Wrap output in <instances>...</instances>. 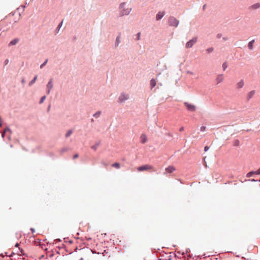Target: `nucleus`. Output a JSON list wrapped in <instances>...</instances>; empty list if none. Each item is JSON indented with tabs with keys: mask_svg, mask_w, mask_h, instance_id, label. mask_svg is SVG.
<instances>
[{
	"mask_svg": "<svg viewBox=\"0 0 260 260\" xmlns=\"http://www.w3.org/2000/svg\"><path fill=\"white\" fill-rule=\"evenodd\" d=\"M45 99H46V96H42L40 101V102H39L40 104L43 103Z\"/></svg>",
	"mask_w": 260,
	"mask_h": 260,
	"instance_id": "obj_29",
	"label": "nucleus"
},
{
	"mask_svg": "<svg viewBox=\"0 0 260 260\" xmlns=\"http://www.w3.org/2000/svg\"><path fill=\"white\" fill-rule=\"evenodd\" d=\"M251 181H255V180L254 179H252Z\"/></svg>",
	"mask_w": 260,
	"mask_h": 260,
	"instance_id": "obj_44",
	"label": "nucleus"
},
{
	"mask_svg": "<svg viewBox=\"0 0 260 260\" xmlns=\"http://www.w3.org/2000/svg\"><path fill=\"white\" fill-rule=\"evenodd\" d=\"M101 114V112L98 111L93 114V116L95 118H98L100 116Z\"/></svg>",
	"mask_w": 260,
	"mask_h": 260,
	"instance_id": "obj_23",
	"label": "nucleus"
},
{
	"mask_svg": "<svg viewBox=\"0 0 260 260\" xmlns=\"http://www.w3.org/2000/svg\"><path fill=\"white\" fill-rule=\"evenodd\" d=\"M222 67L223 70L225 71L228 67L227 63L226 62H224L222 65Z\"/></svg>",
	"mask_w": 260,
	"mask_h": 260,
	"instance_id": "obj_27",
	"label": "nucleus"
},
{
	"mask_svg": "<svg viewBox=\"0 0 260 260\" xmlns=\"http://www.w3.org/2000/svg\"><path fill=\"white\" fill-rule=\"evenodd\" d=\"M166 171L168 173H171L176 170V168L173 166H170L166 168Z\"/></svg>",
	"mask_w": 260,
	"mask_h": 260,
	"instance_id": "obj_10",
	"label": "nucleus"
},
{
	"mask_svg": "<svg viewBox=\"0 0 260 260\" xmlns=\"http://www.w3.org/2000/svg\"><path fill=\"white\" fill-rule=\"evenodd\" d=\"M254 43V40H253L249 42L248 44V47L249 49L252 50L253 49V44Z\"/></svg>",
	"mask_w": 260,
	"mask_h": 260,
	"instance_id": "obj_18",
	"label": "nucleus"
},
{
	"mask_svg": "<svg viewBox=\"0 0 260 260\" xmlns=\"http://www.w3.org/2000/svg\"><path fill=\"white\" fill-rule=\"evenodd\" d=\"M254 94H255L254 90H252V91L249 92L247 95V100H249L250 99H251L253 96Z\"/></svg>",
	"mask_w": 260,
	"mask_h": 260,
	"instance_id": "obj_15",
	"label": "nucleus"
},
{
	"mask_svg": "<svg viewBox=\"0 0 260 260\" xmlns=\"http://www.w3.org/2000/svg\"><path fill=\"white\" fill-rule=\"evenodd\" d=\"M73 133V131L72 130H69L67 132V133H66V137H69V136H70Z\"/></svg>",
	"mask_w": 260,
	"mask_h": 260,
	"instance_id": "obj_21",
	"label": "nucleus"
},
{
	"mask_svg": "<svg viewBox=\"0 0 260 260\" xmlns=\"http://www.w3.org/2000/svg\"><path fill=\"white\" fill-rule=\"evenodd\" d=\"M223 39L224 40H226V39H225V38H224Z\"/></svg>",
	"mask_w": 260,
	"mask_h": 260,
	"instance_id": "obj_46",
	"label": "nucleus"
},
{
	"mask_svg": "<svg viewBox=\"0 0 260 260\" xmlns=\"http://www.w3.org/2000/svg\"><path fill=\"white\" fill-rule=\"evenodd\" d=\"M20 251L21 254L24 255L23 250L22 249H20Z\"/></svg>",
	"mask_w": 260,
	"mask_h": 260,
	"instance_id": "obj_38",
	"label": "nucleus"
},
{
	"mask_svg": "<svg viewBox=\"0 0 260 260\" xmlns=\"http://www.w3.org/2000/svg\"><path fill=\"white\" fill-rule=\"evenodd\" d=\"M9 133V136H8V138H9V139H10V138L11 135V134H12V131H11V130L9 128H8V127L4 129V132H3V134H2V137H3V138H4V136H5V135L6 133Z\"/></svg>",
	"mask_w": 260,
	"mask_h": 260,
	"instance_id": "obj_11",
	"label": "nucleus"
},
{
	"mask_svg": "<svg viewBox=\"0 0 260 260\" xmlns=\"http://www.w3.org/2000/svg\"><path fill=\"white\" fill-rule=\"evenodd\" d=\"M99 145V143H97L95 145L92 146L91 148L92 149H93L94 151H96Z\"/></svg>",
	"mask_w": 260,
	"mask_h": 260,
	"instance_id": "obj_25",
	"label": "nucleus"
},
{
	"mask_svg": "<svg viewBox=\"0 0 260 260\" xmlns=\"http://www.w3.org/2000/svg\"><path fill=\"white\" fill-rule=\"evenodd\" d=\"M19 246V244L18 243H16V245H15V246L16 247H18Z\"/></svg>",
	"mask_w": 260,
	"mask_h": 260,
	"instance_id": "obj_42",
	"label": "nucleus"
},
{
	"mask_svg": "<svg viewBox=\"0 0 260 260\" xmlns=\"http://www.w3.org/2000/svg\"><path fill=\"white\" fill-rule=\"evenodd\" d=\"M206 126H202L201 127V128H200V131H201V132H204V131L206 130Z\"/></svg>",
	"mask_w": 260,
	"mask_h": 260,
	"instance_id": "obj_31",
	"label": "nucleus"
},
{
	"mask_svg": "<svg viewBox=\"0 0 260 260\" xmlns=\"http://www.w3.org/2000/svg\"><path fill=\"white\" fill-rule=\"evenodd\" d=\"M240 144V141L238 140H235L234 142V145L235 146H238Z\"/></svg>",
	"mask_w": 260,
	"mask_h": 260,
	"instance_id": "obj_24",
	"label": "nucleus"
},
{
	"mask_svg": "<svg viewBox=\"0 0 260 260\" xmlns=\"http://www.w3.org/2000/svg\"><path fill=\"white\" fill-rule=\"evenodd\" d=\"M141 142L143 144L146 143L147 141V138L146 135L142 134L140 137Z\"/></svg>",
	"mask_w": 260,
	"mask_h": 260,
	"instance_id": "obj_12",
	"label": "nucleus"
},
{
	"mask_svg": "<svg viewBox=\"0 0 260 260\" xmlns=\"http://www.w3.org/2000/svg\"><path fill=\"white\" fill-rule=\"evenodd\" d=\"M129 98V96L127 94L122 93L120 94L118 98V102L123 103L127 100Z\"/></svg>",
	"mask_w": 260,
	"mask_h": 260,
	"instance_id": "obj_5",
	"label": "nucleus"
},
{
	"mask_svg": "<svg viewBox=\"0 0 260 260\" xmlns=\"http://www.w3.org/2000/svg\"><path fill=\"white\" fill-rule=\"evenodd\" d=\"M112 166L116 169H119L120 168V165L119 163L115 162L112 165Z\"/></svg>",
	"mask_w": 260,
	"mask_h": 260,
	"instance_id": "obj_19",
	"label": "nucleus"
},
{
	"mask_svg": "<svg viewBox=\"0 0 260 260\" xmlns=\"http://www.w3.org/2000/svg\"><path fill=\"white\" fill-rule=\"evenodd\" d=\"M37 79V76H36L34 78L29 82V86H31L33 84H34L36 81Z\"/></svg>",
	"mask_w": 260,
	"mask_h": 260,
	"instance_id": "obj_20",
	"label": "nucleus"
},
{
	"mask_svg": "<svg viewBox=\"0 0 260 260\" xmlns=\"http://www.w3.org/2000/svg\"><path fill=\"white\" fill-rule=\"evenodd\" d=\"M184 131V127H181L180 128V129H179V131H180V132H182V131Z\"/></svg>",
	"mask_w": 260,
	"mask_h": 260,
	"instance_id": "obj_39",
	"label": "nucleus"
},
{
	"mask_svg": "<svg viewBox=\"0 0 260 260\" xmlns=\"http://www.w3.org/2000/svg\"><path fill=\"white\" fill-rule=\"evenodd\" d=\"M209 148V147H208V146H205V148H204V150H205V151H207V150H208Z\"/></svg>",
	"mask_w": 260,
	"mask_h": 260,
	"instance_id": "obj_37",
	"label": "nucleus"
},
{
	"mask_svg": "<svg viewBox=\"0 0 260 260\" xmlns=\"http://www.w3.org/2000/svg\"><path fill=\"white\" fill-rule=\"evenodd\" d=\"M140 35H141V33L140 32H139L137 34V39L138 40H140Z\"/></svg>",
	"mask_w": 260,
	"mask_h": 260,
	"instance_id": "obj_34",
	"label": "nucleus"
},
{
	"mask_svg": "<svg viewBox=\"0 0 260 260\" xmlns=\"http://www.w3.org/2000/svg\"><path fill=\"white\" fill-rule=\"evenodd\" d=\"M137 170L139 172H143L145 171H151L153 172H155V170L151 165H145L140 167H139L137 168Z\"/></svg>",
	"mask_w": 260,
	"mask_h": 260,
	"instance_id": "obj_2",
	"label": "nucleus"
},
{
	"mask_svg": "<svg viewBox=\"0 0 260 260\" xmlns=\"http://www.w3.org/2000/svg\"><path fill=\"white\" fill-rule=\"evenodd\" d=\"M19 42V39L17 38L14 39L12 40L9 44V46H11L16 45Z\"/></svg>",
	"mask_w": 260,
	"mask_h": 260,
	"instance_id": "obj_16",
	"label": "nucleus"
},
{
	"mask_svg": "<svg viewBox=\"0 0 260 260\" xmlns=\"http://www.w3.org/2000/svg\"><path fill=\"white\" fill-rule=\"evenodd\" d=\"M156 80L153 78L152 79L150 82V85L151 88H153V87H154L156 85Z\"/></svg>",
	"mask_w": 260,
	"mask_h": 260,
	"instance_id": "obj_17",
	"label": "nucleus"
},
{
	"mask_svg": "<svg viewBox=\"0 0 260 260\" xmlns=\"http://www.w3.org/2000/svg\"><path fill=\"white\" fill-rule=\"evenodd\" d=\"M120 36H118L116 38V46H117L119 45V44L120 43Z\"/></svg>",
	"mask_w": 260,
	"mask_h": 260,
	"instance_id": "obj_26",
	"label": "nucleus"
},
{
	"mask_svg": "<svg viewBox=\"0 0 260 260\" xmlns=\"http://www.w3.org/2000/svg\"><path fill=\"white\" fill-rule=\"evenodd\" d=\"M78 157H79L78 154H75V155H74L73 158L75 159L78 158Z\"/></svg>",
	"mask_w": 260,
	"mask_h": 260,
	"instance_id": "obj_33",
	"label": "nucleus"
},
{
	"mask_svg": "<svg viewBox=\"0 0 260 260\" xmlns=\"http://www.w3.org/2000/svg\"><path fill=\"white\" fill-rule=\"evenodd\" d=\"M68 150L67 148H64L62 149V151H67Z\"/></svg>",
	"mask_w": 260,
	"mask_h": 260,
	"instance_id": "obj_41",
	"label": "nucleus"
},
{
	"mask_svg": "<svg viewBox=\"0 0 260 260\" xmlns=\"http://www.w3.org/2000/svg\"><path fill=\"white\" fill-rule=\"evenodd\" d=\"M165 11L159 12L156 15V20H159L160 19H161L165 15Z\"/></svg>",
	"mask_w": 260,
	"mask_h": 260,
	"instance_id": "obj_9",
	"label": "nucleus"
},
{
	"mask_svg": "<svg viewBox=\"0 0 260 260\" xmlns=\"http://www.w3.org/2000/svg\"><path fill=\"white\" fill-rule=\"evenodd\" d=\"M224 80V77L222 74H219L217 76L215 81L217 84L222 83Z\"/></svg>",
	"mask_w": 260,
	"mask_h": 260,
	"instance_id": "obj_7",
	"label": "nucleus"
},
{
	"mask_svg": "<svg viewBox=\"0 0 260 260\" xmlns=\"http://www.w3.org/2000/svg\"><path fill=\"white\" fill-rule=\"evenodd\" d=\"M217 37H218V38H220V35H217Z\"/></svg>",
	"mask_w": 260,
	"mask_h": 260,
	"instance_id": "obj_43",
	"label": "nucleus"
},
{
	"mask_svg": "<svg viewBox=\"0 0 260 260\" xmlns=\"http://www.w3.org/2000/svg\"><path fill=\"white\" fill-rule=\"evenodd\" d=\"M214 50V48L213 47H210L206 49V51L208 53H211Z\"/></svg>",
	"mask_w": 260,
	"mask_h": 260,
	"instance_id": "obj_28",
	"label": "nucleus"
},
{
	"mask_svg": "<svg viewBox=\"0 0 260 260\" xmlns=\"http://www.w3.org/2000/svg\"><path fill=\"white\" fill-rule=\"evenodd\" d=\"M254 171H251V172H249V173H248L247 174H246V177L247 178H249V177H250L252 175L254 174Z\"/></svg>",
	"mask_w": 260,
	"mask_h": 260,
	"instance_id": "obj_22",
	"label": "nucleus"
},
{
	"mask_svg": "<svg viewBox=\"0 0 260 260\" xmlns=\"http://www.w3.org/2000/svg\"><path fill=\"white\" fill-rule=\"evenodd\" d=\"M254 173L257 175H260V168L256 171H254Z\"/></svg>",
	"mask_w": 260,
	"mask_h": 260,
	"instance_id": "obj_32",
	"label": "nucleus"
},
{
	"mask_svg": "<svg viewBox=\"0 0 260 260\" xmlns=\"http://www.w3.org/2000/svg\"><path fill=\"white\" fill-rule=\"evenodd\" d=\"M198 38L194 37L192 39L188 41L185 44V47L186 48H191L197 42Z\"/></svg>",
	"mask_w": 260,
	"mask_h": 260,
	"instance_id": "obj_3",
	"label": "nucleus"
},
{
	"mask_svg": "<svg viewBox=\"0 0 260 260\" xmlns=\"http://www.w3.org/2000/svg\"><path fill=\"white\" fill-rule=\"evenodd\" d=\"M47 62H48V59H46V60L45 61V62H44L43 63H42V64L40 66V68H41V69H42V68H43V67L44 66H45L46 64V63H47Z\"/></svg>",
	"mask_w": 260,
	"mask_h": 260,
	"instance_id": "obj_30",
	"label": "nucleus"
},
{
	"mask_svg": "<svg viewBox=\"0 0 260 260\" xmlns=\"http://www.w3.org/2000/svg\"><path fill=\"white\" fill-rule=\"evenodd\" d=\"M244 84V81L243 80H241L239 82L237 83L236 87L237 88L240 89L243 87Z\"/></svg>",
	"mask_w": 260,
	"mask_h": 260,
	"instance_id": "obj_14",
	"label": "nucleus"
},
{
	"mask_svg": "<svg viewBox=\"0 0 260 260\" xmlns=\"http://www.w3.org/2000/svg\"><path fill=\"white\" fill-rule=\"evenodd\" d=\"M260 7V4L259 3H256L254 4L251 6L249 7V9L250 10H255L257 9Z\"/></svg>",
	"mask_w": 260,
	"mask_h": 260,
	"instance_id": "obj_13",
	"label": "nucleus"
},
{
	"mask_svg": "<svg viewBox=\"0 0 260 260\" xmlns=\"http://www.w3.org/2000/svg\"><path fill=\"white\" fill-rule=\"evenodd\" d=\"M184 104L185 105V107H186L188 111L191 112H193L196 111V107L194 105L189 104L187 102H185Z\"/></svg>",
	"mask_w": 260,
	"mask_h": 260,
	"instance_id": "obj_6",
	"label": "nucleus"
},
{
	"mask_svg": "<svg viewBox=\"0 0 260 260\" xmlns=\"http://www.w3.org/2000/svg\"><path fill=\"white\" fill-rule=\"evenodd\" d=\"M169 23L171 26L177 27L179 24V21L174 17H170L169 19Z\"/></svg>",
	"mask_w": 260,
	"mask_h": 260,
	"instance_id": "obj_4",
	"label": "nucleus"
},
{
	"mask_svg": "<svg viewBox=\"0 0 260 260\" xmlns=\"http://www.w3.org/2000/svg\"><path fill=\"white\" fill-rule=\"evenodd\" d=\"M2 126V123L1 122L0 123V126Z\"/></svg>",
	"mask_w": 260,
	"mask_h": 260,
	"instance_id": "obj_47",
	"label": "nucleus"
},
{
	"mask_svg": "<svg viewBox=\"0 0 260 260\" xmlns=\"http://www.w3.org/2000/svg\"><path fill=\"white\" fill-rule=\"evenodd\" d=\"M187 74L192 75L193 74V73L191 71H187Z\"/></svg>",
	"mask_w": 260,
	"mask_h": 260,
	"instance_id": "obj_36",
	"label": "nucleus"
},
{
	"mask_svg": "<svg viewBox=\"0 0 260 260\" xmlns=\"http://www.w3.org/2000/svg\"><path fill=\"white\" fill-rule=\"evenodd\" d=\"M9 62V60L8 59H7L5 60V62H4V63H5V65H7Z\"/></svg>",
	"mask_w": 260,
	"mask_h": 260,
	"instance_id": "obj_35",
	"label": "nucleus"
},
{
	"mask_svg": "<svg viewBox=\"0 0 260 260\" xmlns=\"http://www.w3.org/2000/svg\"><path fill=\"white\" fill-rule=\"evenodd\" d=\"M53 88V84H52V79H50L49 82L48 83L47 85V93L49 94L51 90Z\"/></svg>",
	"mask_w": 260,
	"mask_h": 260,
	"instance_id": "obj_8",
	"label": "nucleus"
},
{
	"mask_svg": "<svg viewBox=\"0 0 260 260\" xmlns=\"http://www.w3.org/2000/svg\"><path fill=\"white\" fill-rule=\"evenodd\" d=\"M119 8L121 10V16L128 15L132 10L131 8H130L126 3L121 4Z\"/></svg>",
	"mask_w": 260,
	"mask_h": 260,
	"instance_id": "obj_1",
	"label": "nucleus"
},
{
	"mask_svg": "<svg viewBox=\"0 0 260 260\" xmlns=\"http://www.w3.org/2000/svg\"><path fill=\"white\" fill-rule=\"evenodd\" d=\"M63 21H62L61 23L58 25V27H60L62 24Z\"/></svg>",
	"mask_w": 260,
	"mask_h": 260,
	"instance_id": "obj_40",
	"label": "nucleus"
},
{
	"mask_svg": "<svg viewBox=\"0 0 260 260\" xmlns=\"http://www.w3.org/2000/svg\"><path fill=\"white\" fill-rule=\"evenodd\" d=\"M104 252L107 253L106 250H104V252L103 253V254H104Z\"/></svg>",
	"mask_w": 260,
	"mask_h": 260,
	"instance_id": "obj_45",
	"label": "nucleus"
}]
</instances>
